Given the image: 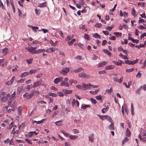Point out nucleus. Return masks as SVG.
I'll return each mask as SVG.
<instances>
[{
    "instance_id": "56",
    "label": "nucleus",
    "mask_w": 146,
    "mask_h": 146,
    "mask_svg": "<svg viewBox=\"0 0 146 146\" xmlns=\"http://www.w3.org/2000/svg\"><path fill=\"white\" fill-rule=\"evenodd\" d=\"M90 100L92 103L94 104H96L97 102L96 100L93 99L92 98H90Z\"/></svg>"
},
{
    "instance_id": "37",
    "label": "nucleus",
    "mask_w": 146,
    "mask_h": 146,
    "mask_svg": "<svg viewBox=\"0 0 146 146\" xmlns=\"http://www.w3.org/2000/svg\"><path fill=\"white\" fill-rule=\"evenodd\" d=\"M62 121H59L56 122L55 123V124L57 125L58 126H60L62 125L61 123Z\"/></svg>"
},
{
    "instance_id": "43",
    "label": "nucleus",
    "mask_w": 146,
    "mask_h": 146,
    "mask_svg": "<svg viewBox=\"0 0 146 146\" xmlns=\"http://www.w3.org/2000/svg\"><path fill=\"white\" fill-rule=\"evenodd\" d=\"M76 41V39L75 38L73 39L70 42L68 43V45L70 46L74 42Z\"/></svg>"
},
{
    "instance_id": "1",
    "label": "nucleus",
    "mask_w": 146,
    "mask_h": 146,
    "mask_svg": "<svg viewBox=\"0 0 146 146\" xmlns=\"http://www.w3.org/2000/svg\"><path fill=\"white\" fill-rule=\"evenodd\" d=\"M82 85L83 86L84 90H86V89H90L91 88H98V85H92L90 83L86 84L84 83H82Z\"/></svg>"
},
{
    "instance_id": "36",
    "label": "nucleus",
    "mask_w": 146,
    "mask_h": 146,
    "mask_svg": "<svg viewBox=\"0 0 146 146\" xmlns=\"http://www.w3.org/2000/svg\"><path fill=\"white\" fill-rule=\"evenodd\" d=\"M33 88V86L32 84L29 85L25 87V88L27 90H29L30 88Z\"/></svg>"
},
{
    "instance_id": "6",
    "label": "nucleus",
    "mask_w": 146,
    "mask_h": 146,
    "mask_svg": "<svg viewBox=\"0 0 146 146\" xmlns=\"http://www.w3.org/2000/svg\"><path fill=\"white\" fill-rule=\"evenodd\" d=\"M42 82V80H40L34 83L33 85V88H35L40 86Z\"/></svg>"
},
{
    "instance_id": "31",
    "label": "nucleus",
    "mask_w": 146,
    "mask_h": 146,
    "mask_svg": "<svg viewBox=\"0 0 146 146\" xmlns=\"http://www.w3.org/2000/svg\"><path fill=\"white\" fill-rule=\"evenodd\" d=\"M22 110V107L21 106H19L17 108V111L19 115H20L21 114Z\"/></svg>"
},
{
    "instance_id": "45",
    "label": "nucleus",
    "mask_w": 146,
    "mask_h": 146,
    "mask_svg": "<svg viewBox=\"0 0 146 146\" xmlns=\"http://www.w3.org/2000/svg\"><path fill=\"white\" fill-rule=\"evenodd\" d=\"M139 61V60L138 59H136L135 60L133 61H131V64L133 65L137 63Z\"/></svg>"
},
{
    "instance_id": "50",
    "label": "nucleus",
    "mask_w": 146,
    "mask_h": 146,
    "mask_svg": "<svg viewBox=\"0 0 146 146\" xmlns=\"http://www.w3.org/2000/svg\"><path fill=\"white\" fill-rule=\"evenodd\" d=\"M124 62L125 63L129 65L131 64V61H130L129 60H125Z\"/></svg>"
},
{
    "instance_id": "5",
    "label": "nucleus",
    "mask_w": 146,
    "mask_h": 146,
    "mask_svg": "<svg viewBox=\"0 0 146 146\" xmlns=\"http://www.w3.org/2000/svg\"><path fill=\"white\" fill-rule=\"evenodd\" d=\"M69 71V69L68 68H63L62 70L60 71V73L61 74L65 75Z\"/></svg>"
},
{
    "instance_id": "54",
    "label": "nucleus",
    "mask_w": 146,
    "mask_h": 146,
    "mask_svg": "<svg viewBox=\"0 0 146 146\" xmlns=\"http://www.w3.org/2000/svg\"><path fill=\"white\" fill-rule=\"evenodd\" d=\"M145 2H139L138 3V5H140L141 7H143L144 5Z\"/></svg>"
},
{
    "instance_id": "48",
    "label": "nucleus",
    "mask_w": 146,
    "mask_h": 146,
    "mask_svg": "<svg viewBox=\"0 0 146 146\" xmlns=\"http://www.w3.org/2000/svg\"><path fill=\"white\" fill-rule=\"evenodd\" d=\"M134 69L133 68H130L129 69H127L126 70V71L128 72H132Z\"/></svg>"
},
{
    "instance_id": "28",
    "label": "nucleus",
    "mask_w": 146,
    "mask_h": 146,
    "mask_svg": "<svg viewBox=\"0 0 146 146\" xmlns=\"http://www.w3.org/2000/svg\"><path fill=\"white\" fill-rule=\"evenodd\" d=\"M33 60V59L32 58H30V59H27L26 60V62L29 64H31L32 63V61Z\"/></svg>"
},
{
    "instance_id": "60",
    "label": "nucleus",
    "mask_w": 146,
    "mask_h": 146,
    "mask_svg": "<svg viewBox=\"0 0 146 146\" xmlns=\"http://www.w3.org/2000/svg\"><path fill=\"white\" fill-rule=\"evenodd\" d=\"M23 88V87L22 86L19 87L17 89L18 91H22Z\"/></svg>"
},
{
    "instance_id": "7",
    "label": "nucleus",
    "mask_w": 146,
    "mask_h": 146,
    "mask_svg": "<svg viewBox=\"0 0 146 146\" xmlns=\"http://www.w3.org/2000/svg\"><path fill=\"white\" fill-rule=\"evenodd\" d=\"M58 50V49L54 47H50L46 50V52L50 53L51 52H54L55 51L57 50Z\"/></svg>"
},
{
    "instance_id": "11",
    "label": "nucleus",
    "mask_w": 146,
    "mask_h": 146,
    "mask_svg": "<svg viewBox=\"0 0 146 146\" xmlns=\"http://www.w3.org/2000/svg\"><path fill=\"white\" fill-rule=\"evenodd\" d=\"M45 52V50L44 49H38L37 50H36V51L34 53H36L35 54H38L43 52Z\"/></svg>"
},
{
    "instance_id": "59",
    "label": "nucleus",
    "mask_w": 146,
    "mask_h": 146,
    "mask_svg": "<svg viewBox=\"0 0 146 146\" xmlns=\"http://www.w3.org/2000/svg\"><path fill=\"white\" fill-rule=\"evenodd\" d=\"M49 96H52L53 97H56L57 95L56 94L50 92L49 94Z\"/></svg>"
},
{
    "instance_id": "63",
    "label": "nucleus",
    "mask_w": 146,
    "mask_h": 146,
    "mask_svg": "<svg viewBox=\"0 0 146 146\" xmlns=\"http://www.w3.org/2000/svg\"><path fill=\"white\" fill-rule=\"evenodd\" d=\"M102 33L105 35H109V33L107 31H102Z\"/></svg>"
},
{
    "instance_id": "30",
    "label": "nucleus",
    "mask_w": 146,
    "mask_h": 146,
    "mask_svg": "<svg viewBox=\"0 0 146 146\" xmlns=\"http://www.w3.org/2000/svg\"><path fill=\"white\" fill-rule=\"evenodd\" d=\"M36 14V15L38 16L40 14V11L39 9H37L36 8L35 9Z\"/></svg>"
},
{
    "instance_id": "46",
    "label": "nucleus",
    "mask_w": 146,
    "mask_h": 146,
    "mask_svg": "<svg viewBox=\"0 0 146 146\" xmlns=\"http://www.w3.org/2000/svg\"><path fill=\"white\" fill-rule=\"evenodd\" d=\"M141 88L143 90L146 91V84H144L141 86Z\"/></svg>"
},
{
    "instance_id": "47",
    "label": "nucleus",
    "mask_w": 146,
    "mask_h": 146,
    "mask_svg": "<svg viewBox=\"0 0 146 146\" xmlns=\"http://www.w3.org/2000/svg\"><path fill=\"white\" fill-rule=\"evenodd\" d=\"M98 115L102 120H104L105 119V115H101L99 114Z\"/></svg>"
},
{
    "instance_id": "9",
    "label": "nucleus",
    "mask_w": 146,
    "mask_h": 146,
    "mask_svg": "<svg viewBox=\"0 0 146 146\" xmlns=\"http://www.w3.org/2000/svg\"><path fill=\"white\" fill-rule=\"evenodd\" d=\"M15 79V77L14 76H13L11 79L7 82L5 83V84L8 85L10 86L12 84L14 80Z\"/></svg>"
},
{
    "instance_id": "14",
    "label": "nucleus",
    "mask_w": 146,
    "mask_h": 146,
    "mask_svg": "<svg viewBox=\"0 0 146 146\" xmlns=\"http://www.w3.org/2000/svg\"><path fill=\"white\" fill-rule=\"evenodd\" d=\"M129 141V139L127 137H125L124 138V139L123 140L122 142V145L123 146L124 143H125L126 142H127Z\"/></svg>"
},
{
    "instance_id": "58",
    "label": "nucleus",
    "mask_w": 146,
    "mask_h": 146,
    "mask_svg": "<svg viewBox=\"0 0 146 146\" xmlns=\"http://www.w3.org/2000/svg\"><path fill=\"white\" fill-rule=\"evenodd\" d=\"M25 79H21L18 81H17V82L19 83H22L25 81Z\"/></svg>"
},
{
    "instance_id": "55",
    "label": "nucleus",
    "mask_w": 146,
    "mask_h": 146,
    "mask_svg": "<svg viewBox=\"0 0 146 146\" xmlns=\"http://www.w3.org/2000/svg\"><path fill=\"white\" fill-rule=\"evenodd\" d=\"M76 101L74 99H73L72 102V105L73 107L76 104Z\"/></svg>"
},
{
    "instance_id": "23",
    "label": "nucleus",
    "mask_w": 146,
    "mask_h": 146,
    "mask_svg": "<svg viewBox=\"0 0 146 146\" xmlns=\"http://www.w3.org/2000/svg\"><path fill=\"white\" fill-rule=\"evenodd\" d=\"M115 67L114 65H110L106 66V67L105 69L106 70H110L113 69Z\"/></svg>"
},
{
    "instance_id": "17",
    "label": "nucleus",
    "mask_w": 146,
    "mask_h": 146,
    "mask_svg": "<svg viewBox=\"0 0 146 146\" xmlns=\"http://www.w3.org/2000/svg\"><path fill=\"white\" fill-rule=\"evenodd\" d=\"M46 6V2L43 3H39L38 5V7L41 8L44 7Z\"/></svg>"
},
{
    "instance_id": "62",
    "label": "nucleus",
    "mask_w": 146,
    "mask_h": 146,
    "mask_svg": "<svg viewBox=\"0 0 146 146\" xmlns=\"http://www.w3.org/2000/svg\"><path fill=\"white\" fill-rule=\"evenodd\" d=\"M109 38L110 40H115L116 39V37L114 36H113L111 37H109Z\"/></svg>"
},
{
    "instance_id": "49",
    "label": "nucleus",
    "mask_w": 146,
    "mask_h": 146,
    "mask_svg": "<svg viewBox=\"0 0 146 146\" xmlns=\"http://www.w3.org/2000/svg\"><path fill=\"white\" fill-rule=\"evenodd\" d=\"M84 38L87 40H89V37L88 35V34H85L84 35Z\"/></svg>"
},
{
    "instance_id": "26",
    "label": "nucleus",
    "mask_w": 146,
    "mask_h": 146,
    "mask_svg": "<svg viewBox=\"0 0 146 146\" xmlns=\"http://www.w3.org/2000/svg\"><path fill=\"white\" fill-rule=\"evenodd\" d=\"M29 134V137H31V136L33 134H35V135L38 134V132H36L35 131H31L28 133Z\"/></svg>"
},
{
    "instance_id": "4",
    "label": "nucleus",
    "mask_w": 146,
    "mask_h": 146,
    "mask_svg": "<svg viewBox=\"0 0 146 146\" xmlns=\"http://www.w3.org/2000/svg\"><path fill=\"white\" fill-rule=\"evenodd\" d=\"M29 92L30 93H28L27 92H26L23 95V97L24 98H26L27 99L31 98L33 96V92L31 93V92Z\"/></svg>"
},
{
    "instance_id": "19",
    "label": "nucleus",
    "mask_w": 146,
    "mask_h": 146,
    "mask_svg": "<svg viewBox=\"0 0 146 146\" xmlns=\"http://www.w3.org/2000/svg\"><path fill=\"white\" fill-rule=\"evenodd\" d=\"M28 26L31 28L32 30L34 31H36V30L38 29V27H37L33 26L32 25H28Z\"/></svg>"
},
{
    "instance_id": "33",
    "label": "nucleus",
    "mask_w": 146,
    "mask_h": 146,
    "mask_svg": "<svg viewBox=\"0 0 146 146\" xmlns=\"http://www.w3.org/2000/svg\"><path fill=\"white\" fill-rule=\"evenodd\" d=\"M76 87L79 89H80L82 90H84L83 86L82 84L81 85H77L76 86Z\"/></svg>"
},
{
    "instance_id": "29",
    "label": "nucleus",
    "mask_w": 146,
    "mask_h": 146,
    "mask_svg": "<svg viewBox=\"0 0 146 146\" xmlns=\"http://www.w3.org/2000/svg\"><path fill=\"white\" fill-rule=\"evenodd\" d=\"M120 61V62H118L117 61H113V62L116 65L121 66L123 62L121 60Z\"/></svg>"
},
{
    "instance_id": "12",
    "label": "nucleus",
    "mask_w": 146,
    "mask_h": 146,
    "mask_svg": "<svg viewBox=\"0 0 146 146\" xmlns=\"http://www.w3.org/2000/svg\"><path fill=\"white\" fill-rule=\"evenodd\" d=\"M15 92H14L11 95H10V94L8 93L7 94L6 96L7 97H9L10 96V98L11 99V100H13L14 98L15 97Z\"/></svg>"
},
{
    "instance_id": "35",
    "label": "nucleus",
    "mask_w": 146,
    "mask_h": 146,
    "mask_svg": "<svg viewBox=\"0 0 146 146\" xmlns=\"http://www.w3.org/2000/svg\"><path fill=\"white\" fill-rule=\"evenodd\" d=\"M114 34L117 37H121L122 35L121 33L119 32H115L114 33Z\"/></svg>"
},
{
    "instance_id": "61",
    "label": "nucleus",
    "mask_w": 146,
    "mask_h": 146,
    "mask_svg": "<svg viewBox=\"0 0 146 146\" xmlns=\"http://www.w3.org/2000/svg\"><path fill=\"white\" fill-rule=\"evenodd\" d=\"M75 59L79 60H81L82 59L81 56H80L78 55L75 57Z\"/></svg>"
},
{
    "instance_id": "34",
    "label": "nucleus",
    "mask_w": 146,
    "mask_h": 146,
    "mask_svg": "<svg viewBox=\"0 0 146 146\" xmlns=\"http://www.w3.org/2000/svg\"><path fill=\"white\" fill-rule=\"evenodd\" d=\"M93 36L94 37L96 38H98V37L100 39L101 38V37H100V36L97 33H94L93 35Z\"/></svg>"
},
{
    "instance_id": "52",
    "label": "nucleus",
    "mask_w": 146,
    "mask_h": 146,
    "mask_svg": "<svg viewBox=\"0 0 146 146\" xmlns=\"http://www.w3.org/2000/svg\"><path fill=\"white\" fill-rule=\"evenodd\" d=\"M92 56H93V57H92V59L93 60H96L97 59V58H98V56H97L95 55L94 54Z\"/></svg>"
},
{
    "instance_id": "41",
    "label": "nucleus",
    "mask_w": 146,
    "mask_h": 146,
    "mask_svg": "<svg viewBox=\"0 0 146 146\" xmlns=\"http://www.w3.org/2000/svg\"><path fill=\"white\" fill-rule=\"evenodd\" d=\"M93 134L91 135H90L89 136V139L90 141H91L92 142H93L94 141V138L93 137Z\"/></svg>"
},
{
    "instance_id": "51",
    "label": "nucleus",
    "mask_w": 146,
    "mask_h": 146,
    "mask_svg": "<svg viewBox=\"0 0 146 146\" xmlns=\"http://www.w3.org/2000/svg\"><path fill=\"white\" fill-rule=\"evenodd\" d=\"M95 26L96 27L100 28L102 26V24L101 23H97L95 25Z\"/></svg>"
},
{
    "instance_id": "10",
    "label": "nucleus",
    "mask_w": 146,
    "mask_h": 146,
    "mask_svg": "<svg viewBox=\"0 0 146 146\" xmlns=\"http://www.w3.org/2000/svg\"><path fill=\"white\" fill-rule=\"evenodd\" d=\"M113 79L114 81L118 82L119 83H121L122 82L123 77L121 76L119 79L116 77H114L113 78Z\"/></svg>"
},
{
    "instance_id": "27",
    "label": "nucleus",
    "mask_w": 146,
    "mask_h": 146,
    "mask_svg": "<svg viewBox=\"0 0 146 146\" xmlns=\"http://www.w3.org/2000/svg\"><path fill=\"white\" fill-rule=\"evenodd\" d=\"M103 51L105 53L107 54L108 55H111V52H110L108 50L104 49H103Z\"/></svg>"
},
{
    "instance_id": "13",
    "label": "nucleus",
    "mask_w": 146,
    "mask_h": 146,
    "mask_svg": "<svg viewBox=\"0 0 146 146\" xmlns=\"http://www.w3.org/2000/svg\"><path fill=\"white\" fill-rule=\"evenodd\" d=\"M8 48L7 47H5L4 49L1 50H0V53H4L5 54H6L7 52Z\"/></svg>"
},
{
    "instance_id": "57",
    "label": "nucleus",
    "mask_w": 146,
    "mask_h": 146,
    "mask_svg": "<svg viewBox=\"0 0 146 146\" xmlns=\"http://www.w3.org/2000/svg\"><path fill=\"white\" fill-rule=\"evenodd\" d=\"M96 99L98 100H100L102 99V96L101 95H99L96 97Z\"/></svg>"
},
{
    "instance_id": "22",
    "label": "nucleus",
    "mask_w": 146,
    "mask_h": 146,
    "mask_svg": "<svg viewBox=\"0 0 146 146\" xmlns=\"http://www.w3.org/2000/svg\"><path fill=\"white\" fill-rule=\"evenodd\" d=\"M106 108H104L102 110V112L103 113H105L109 110V107L108 106H105Z\"/></svg>"
},
{
    "instance_id": "40",
    "label": "nucleus",
    "mask_w": 146,
    "mask_h": 146,
    "mask_svg": "<svg viewBox=\"0 0 146 146\" xmlns=\"http://www.w3.org/2000/svg\"><path fill=\"white\" fill-rule=\"evenodd\" d=\"M16 108V107L15 106V104H13L11 106V108L12 109V110L14 111L15 109Z\"/></svg>"
},
{
    "instance_id": "3",
    "label": "nucleus",
    "mask_w": 146,
    "mask_h": 146,
    "mask_svg": "<svg viewBox=\"0 0 146 146\" xmlns=\"http://www.w3.org/2000/svg\"><path fill=\"white\" fill-rule=\"evenodd\" d=\"M78 76L81 78H86L87 79L89 78H90L89 76L87 75L85 72L79 73Z\"/></svg>"
},
{
    "instance_id": "2",
    "label": "nucleus",
    "mask_w": 146,
    "mask_h": 146,
    "mask_svg": "<svg viewBox=\"0 0 146 146\" xmlns=\"http://www.w3.org/2000/svg\"><path fill=\"white\" fill-rule=\"evenodd\" d=\"M36 49V47H26V49L30 53L32 54H36L34 53L36 51L35 50Z\"/></svg>"
},
{
    "instance_id": "21",
    "label": "nucleus",
    "mask_w": 146,
    "mask_h": 146,
    "mask_svg": "<svg viewBox=\"0 0 146 146\" xmlns=\"http://www.w3.org/2000/svg\"><path fill=\"white\" fill-rule=\"evenodd\" d=\"M29 74V73L27 72H24L22 73L21 75V77L22 78L26 77Z\"/></svg>"
},
{
    "instance_id": "15",
    "label": "nucleus",
    "mask_w": 146,
    "mask_h": 146,
    "mask_svg": "<svg viewBox=\"0 0 146 146\" xmlns=\"http://www.w3.org/2000/svg\"><path fill=\"white\" fill-rule=\"evenodd\" d=\"M40 69L39 68H36L33 70H30L29 72L30 74H32L36 72Z\"/></svg>"
},
{
    "instance_id": "64",
    "label": "nucleus",
    "mask_w": 146,
    "mask_h": 146,
    "mask_svg": "<svg viewBox=\"0 0 146 146\" xmlns=\"http://www.w3.org/2000/svg\"><path fill=\"white\" fill-rule=\"evenodd\" d=\"M144 36H146V33H143L140 36L141 39L144 38Z\"/></svg>"
},
{
    "instance_id": "8",
    "label": "nucleus",
    "mask_w": 146,
    "mask_h": 146,
    "mask_svg": "<svg viewBox=\"0 0 146 146\" xmlns=\"http://www.w3.org/2000/svg\"><path fill=\"white\" fill-rule=\"evenodd\" d=\"M63 78L62 77H59L54 79V83L55 84H57L61 82L63 80Z\"/></svg>"
},
{
    "instance_id": "24",
    "label": "nucleus",
    "mask_w": 146,
    "mask_h": 146,
    "mask_svg": "<svg viewBox=\"0 0 146 146\" xmlns=\"http://www.w3.org/2000/svg\"><path fill=\"white\" fill-rule=\"evenodd\" d=\"M83 70V69L82 67H79L77 69H75L74 72L75 73H77Z\"/></svg>"
},
{
    "instance_id": "39",
    "label": "nucleus",
    "mask_w": 146,
    "mask_h": 146,
    "mask_svg": "<svg viewBox=\"0 0 146 146\" xmlns=\"http://www.w3.org/2000/svg\"><path fill=\"white\" fill-rule=\"evenodd\" d=\"M126 135L128 137H130L131 135L130 132L128 128H127L126 130Z\"/></svg>"
},
{
    "instance_id": "16",
    "label": "nucleus",
    "mask_w": 146,
    "mask_h": 146,
    "mask_svg": "<svg viewBox=\"0 0 146 146\" xmlns=\"http://www.w3.org/2000/svg\"><path fill=\"white\" fill-rule=\"evenodd\" d=\"M60 85L61 86H65L67 87H68L69 86V85L68 83L64 81H63L61 83H60Z\"/></svg>"
},
{
    "instance_id": "38",
    "label": "nucleus",
    "mask_w": 146,
    "mask_h": 146,
    "mask_svg": "<svg viewBox=\"0 0 146 146\" xmlns=\"http://www.w3.org/2000/svg\"><path fill=\"white\" fill-rule=\"evenodd\" d=\"M136 11H135L134 8H133L132 9V11H131V14L134 17H135L136 16Z\"/></svg>"
},
{
    "instance_id": "42",
    "label": "nucleus",
    "mask_w": 146,
    "mask_h": 146,
    "mask_svg": "<svg viewBox=\"0 0 146 146\" xmlns=\"http://www.w3.org/2000/svg\"><path fill=\"white\" fill-rule=\"evenodd\" d=\"M109 128L111 130H114V127L113 124V123H111V124L109 126Z\"/></svg>"
},
{
    "instance_id": "20",
    "label": "nucleus",
    "mask_w": 146,
    "mask_h": 146,
    "mask_svg": "<svg viewBox=\"0 0 146 146\" xmlns=\"http://www.w3.org/2000/svg\"><path fill=\"white\" fill-rule=\"evenodd\" d=\"M107 62L105 61H103L101 63L99 64L98 65V67H103L104 66L106 65Z\"/></svg>"
},
{
    "instance_id": "53",
    "label": "nucleus",
    "mask_w": 146,
    "mask_h": 146,
    "mask_svg": "<svg viewBox=\"0 0 146 146\" xmlns=\"http://www.w3.org/2000/svg\"><path fill=\"white\" fill-rule=\"evenodd\" d=\"M106 73V71L105 70L100 71L98 72L99 74H105Z\"/></svg>"
},
{
    "instance_id": "25",
    "label": "nucleus",
    "mask_w": 146,
    "mask_h": 146,
    "mask_svg": "<svg viewBox=\"0 0 146 146\" xmlns=\"http://www.w3.org/2000/svg\"><path fill=\"white\" fill-rule=\"evenodd\" d=\"M78 136L77 135H70L69 136V138L70 140H74L78 137Z\"/></svg>"
},
{
    "instance_id": "32",
    "label": "nucleus",
    "mask_w": 146,
    "mask_h": 146,
    "mask_svg": "<svg viewBox=\"0 0 146 146\" xmlns=\"http://www.w3.org/2000/svg\"><path fill=\"white\" fill-rule=\"evenodd\" d=\"M105 119H106L107 120L109 121H111V117L108 115H105Z\"/></svg>"
},
{
    "instance_id": "44",
    "label": "nucleus",
    "mask_w": 146,
    "mask_h": 146,
    "mask_svg": "<svg viewBox=\"0 0 146 146\" xmlns=\"http://www.w3.org/2000/svg\"><path fill=\"white\" fill-rule=\"evenodd\" d=\"M138 29H146V28L145 27L143 26L142 25H140L139 26H138L137 27Z\"/></svg>"
},
{
    "instance_id": "18",
    "label": "nucleus",
    "mask_w": 146,
    "mask_h": 146,
    "mask_svg": "<svg viewBox=\"0 0 146 146\" xmlns=\"http://www.w3.org/2000/svg\"><path fill=\"white\" fill-rule=\"evenodd\" d=\"M0 98L1 99V102H5L7 101V96H3Z\"/></svg>"
}]
</instances>
